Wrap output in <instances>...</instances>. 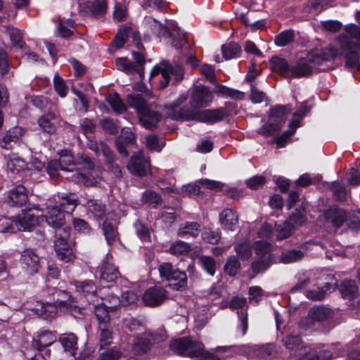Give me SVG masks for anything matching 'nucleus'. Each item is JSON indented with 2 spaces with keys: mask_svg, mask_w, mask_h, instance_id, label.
<instances>
[{
  "mask_svg": "<svg viewBox=\"0 0 360 360\" xmlns=\"http://www.w3.org/2000/svg\"><path fill=\"white\" fill-rule=\"evenodd\" d=\"M340 291L344 298L351 300L358 295V286L353 280H345L340 285Z\"/></svg>",
  "mask_w": 360,
  "mask_h": 360,
  "instance_id": "30",
  "label": "nucleus"
},
{
  "mask_svg": "<svg viewBox=\"0 0 360 360\" xmlns=\"http://www.w3.org/2000/svg\"><path fill=\"white\" fill-rule=\"evenodd\" d=\"M288 115L287 109L285 106L278 105L271 110V114L269 120L274 124H278L280 128L285 122Z\"/></svg>",
  "mask_w": 360,
  "mask_h": 360,
  "instance_id": "34",
  "label": "nucleus"
},
{
  "mask_svg": "<svg viewBox=\"0 0 360 360\" xmlns=\"http://www.w3.org/2000/svg\"><path fill=\"white\" fill-rule=\"evenodd\" d=\"M234 250L241 259H248L252 255L250 244L247 241L237 244L235 246Z\"/></svg>",
  "mask_w": 360,
  "mask_h": 360,
  "instance_id": "55",
  "label": "nucleus"
},
{
  "mask_svg": "<svg viewBox=\"0 0 360 360\" xmlns=\"http://www.w3.org/2000/svg\"><path fill=\"white\" fill-rule=\"evenodd\" d=\"M159 74H161V77L162 78V80H160V88L163 89L167 85L169 81L170 74L174 77L176 82H179L182 80L184 77V70L182 65L176 63L168 64L164 69L161 67L155 66L150 72V79H152V78Z\"/></svg>",
  "mask_w": 360,
  "mask_h": 360,
  "instance_id": "6",
  "label": "nucleus"
},
{
  "mask_svg": "<svg viewBox=\"0 0 360 360\" xmlns=\"http://www.w3.org/2000/svg\"><path fill=\"white\" fill-rule=\"evenodd\" d=\"M344 32L326 49L311 50L295 65L290 64L285 58L273 56L270 60L272 70L288 80L306 77L311 75L313 69L323 61L343 55L346 59L345 65L347 68L355 67L359 61L360 27L353 23L347 24Z\"/></svg>",
  "mask_w": 360,
  "mask_h": 360,
  "instance_id": "1",
  "label": "nucleus"
},
{
  "mask_svg": "<svg viewBox=\"0 0 360 360\" xmlns=\"http://www.w3.org/2000/svg\"><path fill=\"white\" fill-rule=\"evenodd\" d=\"M219 220L224 229L233 231L238 224V216L231 209H225L219 214Z\"/></svg>",
  "mask_w": 360,
  "mask_h": 360,
  "instance_id": "24",
  "label": "nucleus"
},
{
  "mask_svg": "<svg viewBox=\"0 0 360 360\" xmlns=\"http://www.w3.org/2000/svg\"><path fill=\"white\" fill-rule=\"evenodd\" d=\"M43 217L47 224L56 229L61 228L65 224V215L56 205L47 207V211Z\"/></svg>",
  "mask_w": 360,
  "mask_h": 360,
  "instance_id": "14",
  "label": "nucleus"
},
{
  "mask_svg": "<svg viewBox=\"0 0 360 360\" xmlns=\"http://www.w3.org/2000/svg\"><path fill=\"white\" fill-rule=\"evenodd\" d=\"M295 38V32L287 30L277 34L274 38V43L278 46H285L290 44Z\"/></svg>",
  "mask_w": 360,
  "mask_h": 360,
  "instance_id": "47",
  "label": "nucleus"
},
{
  "mask_svg": "<svg viewBox=\"0 0 360 360\" xmlns=\"http://www.w3.org/2000/svg\"><path fill=\"white\" fill-rule=\"evenodd\" d=\"M150 341L145 336H136L133 340L132 352L135 355H140L149 350Z\"/></svg>",
  "mask_w": 360,
  "mask_h": 360,
  "instance_id": "32",
  "label": "nucleus"
},
{
  "mask_svg": "<svg viewBox=\"0 0 360 360\" xmlns=\"http://www.w3.org/2000/svg\"><path fill=\"white\" fill-rule=\"evenodd\" d=\"M103 231L107 243L109 245L115 240L117 236V231L115 227L111 223L105 221L103 224Z\"/></svg>",
  "mask_w": 360,
  "mask_h": 360,
  "instance_id": "57",
  "label": "nucleus"
},
{
  "mask_svg": "<svg viewBox=\"0 0 360 360\" xmlns=\"http://www.w3.org/2000/svg\"><path fill=\"white\" fill-rule=\"evenodd\" d=\"M127 102L129 107L138 110L139 115L149 107L146 100L140 95L129 94Z\"/></svg>",
  "mask_w": 360,
  "mask_h": 360,
  "instance_id": "40",
  "label": "nucleus"
},
{
  "mask_svg": "<svg viewBox=\"0 0 360 360\" xmlns=\"http://www.w3.org/2000/svg\"><path fill=\"white\" fill-rule=\"evenodd\" d=\"M200 261L202 264L204 269L211 276L215 274L216 271V263L214 259L210 256H202L200 258Z\"/></svg>",
  "mask_w": 360,
  "mask_h": 360,
  "instance_id": "63",
  "label": "nucleus"
},
{
  "mask_svg": "<svg viewBox=\"0 0 360 360\" xmlns=\"http://www.w3.org/2000/svg\"><path fill=\"white\" fill-rule=\"evenodd\" d=\"M99 278L103 283H112L119 275L117 269L113 264L103 261L98 268Z\"/></svg>",
  "mask_w": 360,
  "mask_h": 360,
  "instance_id": "18",
  "label": "nucleus"
},
{
  "mask_svg": "<svg viewBox=\"0 0 360 360\" xmlns=\"http://www.w3.org/2000/svg\"><path fill=\"white\" fill-rule=\"evenodd\" d=\"M94 167L91 159L87 156L82 155L77 162L75 172L72 176H76L77 172H82V171L85 172L84 173L90 172L94 169Z\"/></svg>",
  "mask_w": 360,
  "mask_h": 360,
  "instance_id": "56",
  "label": "nucleus"
},
{
  "mask_svg": "<svg viewBox=\"0 0 360 360\" xmlns=\"http://www.w3.org/2000/svg\"><path fill=\"white\" fill-rule=\"evenodd\" d=\"M295 230L297 228L304 225L307 221L304 210L302 208L296 209L285 220Z\"/></svg>",
  "mask_w": 360,
  "mask_h": 360,
  "instance_id": "36",
  "label": "nucleus"
},
{
  "mask_svg": "<svg viewBox=\"0 0 360 360\" xmlns=\"http://www.w3.org/2000/svg\"><path fill=\"white\" fill-rule=\"evenodd\" d=\"M223 57L226 60L232 59L239 56L241 49L240 46L235 42H231L221 46Z\"/></svg>",
  "mask_w": 360,
  "mask_h": 360,
  "instance_id": "44",
  "label": "nucleus"
},
{
  "mask_svg": "<svg viewBox=\"0 0 360 360\" xmlns=\"http://www.w3.org/2000/svg\"><path fill=\"white\" fill-rule=\"evenodd\" d=\"M338 354L323 345L311 346L299 360H330Z\"/></svg>",
  "mask_w": 360,
  "mask_h": 360,
  "instance_id": "10",
  "label": "nucleus"
},
{
  "mask_svg": "<svg viewBox=\"0 0 360 360\" xmlns=\"http://www.w3.org/2000/svg\"><path fill=\"white\" fill-rule=\"evenodd\" d=\"M116 146L121 155L127 157L129 153L126 147L136 143V136L129 128L123 129L120 137L116 139Z\"/></svg>",
  "mask_w": 360,
  "mask_h": 360,
  "instance_id": "17",
  "label": "nucleus"
},
{
  "mask_svg": "<svg viewBox=\"0 0 360 360\" xmlns=\"http://www.w3.org/2000/svg\"><path fill=\"white\" fill-rule=\"evenodd\" d=\"M146 22L150 27L153 32L158 37H170L172 46L176 49L182 48L186 42L185 34L177 26L165 27L156 20L148 18Z\"/></svg>",
  "mask_w": 360,
  "mask_h": 360,
  "instance_id": "3",
  "label": "nucleus"
},
{
  "mask_svg": "<svg viewBox=\"0 0 360 360\" xmlns=\"http://www.w3.org/2000/svg\"><path fill=\"white\" fill-rule=\"evenodd\" d=\"M160 277L169 282H173L176 289L179 290L186 286L187 276L184 271L174 268L172 264L165 262L158 268Z\"/></svg>",
  "mask_w": 360,
  "mask_h": 360,
  "instance_id": "5",
  "label": "nucleus"
},
{
  "mask_svg": "<svg viewBox=\"0 0 360 360\" xmlns=\"http://www.w3.org/2000/svg\"><path fill=\"white\" fill-rule=\"evenodd\" d=\"M58 308H59V304H56V299H55L53 303L37 301L32 310L36 314L42 316L44 319H47L56 314Z\"/></svg>",
  "mask_w": 360,
  "mask_h": 360,
  "instance_id": "23",
  "label": "nucleus"
},
{
  "mask_svg": "<svg viewBox=\"0 0 360 360\" xmlns=\"http://www.w3.org/2000/svg\"><path fill=\"white\" fill-rule=\"evenodd\" d=\"M304 253L300 250H292L283 252L280 257V262L284 264L295 262L301 259Z\"/></svg>",
  "mask_w": 360,
  "mask_h": 360,
  "instance_id": "52",
  "label": "nucleus"
},
{
  "mask_svg": "<svg viewBox=\"0 0 360 360\" xmlns=\"http://www.w3.org/2000/svg\"><path fill=\"white\" fill-rule=\"evenodd\" d=\"M58 117L53 112H49L42 116L38 121L39 127L44 132L53 134L59 124Z\"/></svg>",
  "mask_w": 360,
  "mask_h": 360,
  "instance_id": "26",
  "label": "nucleus"
},
{
  "mask_svg": "<svg viewBox=\"0 0 360 360\" xmlns=\"http://www.w3.org/2000/svg\"><path fill=\"white\" fill-rule=\"evenodd\" d=\"M218 96L223 97H229L236 100H243L245 97L243 92L233 89L226 87L223 85H218L214 91Z\"/></svg>",
  "mask_w": 360,
  "mask_h": 360,
  "instance_id": "38",
  "label": "nucleus"
},
{
  "mask_svg": "<svg viewBox=\"0 0 360 360\" xmlns=\"http://www.w3.org/2000/svg\"><path fill=\"white\" fill-rule=\"evenodd\" d=\"M59 341L66 352H68L72 356L75 355L77 349V338L74 333L60 335Z\"/></svg>",
  "mask_w": 360,
  "mask_h": 360,
  "instance_id": "29",
  "label": "nucleus"
},
{
  "mask_svg": "<svg viewBox=\"0 0 360 360\" xmlns=\"http://www.w3.org/2000/svg\"><path fill=\"white\" fill-rule=\"evenodd\" d=\"M164 145V142L160 141L155 134L148 135L146 137V147L150 150L160 151Z\"/></svg>",
  "mask_w": 360,
  "mask_h": 360,
  "instance_id": "64",
  "label": "nucleus"
},
{
  "mask_svg": "<svg viewBox=\"0 0 360 360\" xmlns=\"http://www.w3.org/2000/svg\"><path fill=\"white\" fill-rule=\"evenodd\" d=\"M86 206L88 211L97 219L102 218L105 214V206L98 200H89Z\"/></svg>",
  "mask_w": 360,
  "mask_h": 360,
  "instance_id": "39",
  "label": "nucleus"
},
{
  "mask_svg": "<svg viewBox=\"0 0 360 360\" xmlns=\"http://www.w3.org/2000/svg\"><path fill=\"white\" fill-rule=\"evenodd\" d=\"M195 109L192 106L191 108L185 106L167 111V115L169 117L175 120H194L207 123L221 121L226 116V112L222 108L203 110H195Z\"/></svg>",
  "mask_w": 360,
  "mask_h": 360,
  "instance_id": "2",
  "label": "nucleus"
},
{
  "mask_svg": "<svg viewBox=\"0 0 360 360\" xmlns=\"http://www.w3.org/2000/svg\"><path fill=\"white\" fill-rule=\"evenodd\" d=\"M94 312L98 320V325L100 323H110L109 311L108 307L104 304L96 305Z\"/></svg>",
  "mask_w": 360,
  "mask_h": 360,
  "instance_id": "51",
  "label": "nucleus"
},
{
  "mask_svg": "<svg viewBox=\"0 0 360 360\" xmlns=\"http://www.w3.org/2000/svg\"><path fill=\"white\" fill-rule=\"evenodd\" d=\"M77 204L78 199L74 194L64 195L60 198V205L63 214H72Z\"/></svg>",
  "mask_w": 360,
  "mask_h": 360,
  "instance_id": "37",
  "label": "nucleus"
},
{
  "mask_svg": "<svg viewBox=\"0 0 360 360\" xmlns=\"http://www.w3.org/2000/svg\"><path fill=\"white\" fill-rule=\"evenodd\" d=\"M214 98L213 93L204 85L196 86L192 91L189 103L195 108L207 107Z\"/></svg>",
  "mask_w": 360,
  "mask_h": 360,
  "instance_id": "8",
  "label": "nucleus"
},
{
  "mask_svg": "<svg viewBox=\"0 0 360 360\" xmlns=\"http://www.w3.org/2000/svg\"><path fill=\"white\" fill-rule=\"evenodd\" d=\"M171 349L179 355L194 357L204 354L202 343L193 341L190 338H179L170 343Z\"/></svg>",
  "mask_w": 360,
  "mask_h": 360,
  "instance_id": "4",
  "label": "nucleus"
},
{
  "mask_svg": "<svg viewBox=\"0 0 360 360\" xmlns=\"http://www.w3.org/2000/svg\"><path fill=\"white\" fill-rule=\"evenodd\" d=\"M88 8L93 16L96 18L102 17L107 11V1L106 0H95L89 3Z\"/></svg>",
  "mask_w": 360,
  "mask_h": 360,
  "instance_id": "41",
  "label": "nucleus"
},
{
  "mask_svg": "<svg viewBox=\"0 0 360 360\" xmlns=\"http://www.w3.org/2000/svg\"><path fill=\"white\" fill-rule=\"evenodd\" d=\"M56 339V334L54 332L40 330L34 334L32 345L37 350L41 351L44 348L51 346Z\"/></svg>",
  "mask_w": 360,
  "mask_h": 360,
  "instance_id": "13",
  "label": "nucleus"
},
{
  "mask_svg": "<svg viewBox=\"0 0 360 360\" xmlns=\"http://www.w3.org/2000/svg\"><path fill=\"white\" fill-rule=\"evenodd\" d=\"M55 237L54 250H60L61 248L70 245L68 242L70 233L67 229H56Z\"/></svg>",
  "mask_w": 360,
  "mask_h": 360,
  "instance_id": "42",
  "label": "nucleus"
},
{
  "mask_svg": "<svg viewBox=\"0 0 360 360\" xmlns=\"http://www.w3.org/2000/svg\"><path fill=\"white\" fill-rule=\"evenodd\" d=\"M59 295H63L67 300L56 299V304H59V309L67 311L73 312L77 311V302L66 291L58 292Z\"/></svg>",
  "mask_w": 360,
  "mask_h": 360,
  "instance_id": "33",
  "label": "nucleus"
},
{
  "mask_svg": "<svg viewBox=\"0 0 360 360\" xmlns=\"http://www.w3.org/2000/svg\"><path fill=\"white\" fill-rule=\"evenodd\" d=\"M200 231V224L196 221H187L181 225L177 234L182 238H195Z\"/></svg>",
  "mask_w": 360,
  "mask_h": 360,
  "instance_id": "28",
  "label": "nucleus"
},
{
  "mask_svg": "<svg viewBox=\"0 0 360 360\" xmlns=\"http://www.w3.org/2000/svg\"><path fill=\"white\" fill-rule=\"evenodd\" d=\"M77 162L74 160L73 156L68 151H62L58 160H52L51 167L61 166V171L74 172L76 169Z\"/></svg>",
  "mask_w": 360,
  "mask_h": 360,
  "instance_id": "22",
  "label": "nucleus"
},
{
  "mask_svg": "<svg viewBox=\"0 0 360 360\" xmlns=\"http://www.w3.org/2000/svg\"><path fill=\"white\" fill-rule=\"evenodd\" d=\"M75 285L77 291L86 298L89 302L94 301L96 296V286L91 281H76Z\"/></svg>",
  "mask_w": 360,
  "mask_h": 360,
  "instance_id": "25",
  "label": "nucleus"
},
{
  "mask_svg": "<svg viewBox=\"0 0 360 360\" xmlns=\"http://www.w3.org/2000/svg\"><path fill=\"white\" fill-rule=\"evenodd\" d=\"M74 180L82 183L86 186H96L98 183V177L96 176L91 173L87 172L86 173L77 172L76 176H71Z\"/></svg>",
  "mask_w": 360,
  "mask_h": 360,
  "instance_id": "48",
  "label": "nucleus"
},
{
  "mask_svg": "<svg viewBox=\"0 0 360 360\" xmlns=\"http://www.w3.org/2000/svg\"><path fill=\"white\" fill-rule=\"evenodd\" d=\"M271 262V255L262 257L260 259L255 261L252 264V269L255 273H261L266 270Z\"/></svg>",
  "mask_w": 360,
  "mask_h": 360,
  "instance_id": "54",
  "label": "nucleus"
},
{
  "mask_svg": "<svg viewBox=\"0 0 360 360\" xmlns=\"http://www.w3.org/2000/svg\"><path fill=\"white\" fill-rule=\"evenodd\" d=\"M19 231H30L39 221L38 217L36 216L31 210H22L17 216Z\"/></svg>",
  "mask_w": 360,
  "mask_h": 360,
  "instance_id": "16",
  "label": "nucleus"
},
{
  "mask_svg": "<svg viewBox=\"0 0 360 360\" xmlns=\"http://www.w3.org/2000/svg\"><path fill=\"white\" fill-rule=\"evenodd\" d=\"M283 344L289 350H298L302 347V341L299 335H288L282 340Z\"/></svg>",
  "mask_w": 360,
  "mask_h": 360,
  "instance_id": "49",
  "label": "nucleus"
},
{
  "mask_svg": "<svg viewBox=\"0 0 360 360\" xmlns=\"http://www.w3.org/2000/svg\"><path fill=\"white\" fill-rule=\"evenodd\" d=\"M141 124L146 129L154 130L161 119V115L157 111L150 109V106L139 115Z\"/></svg>",
  "mask_w": 360,
  "mask_h": 360,
  "instance_id": "15",
  "label": "nucleus"
},
{
  "mask_svg": "<svg viewBox=\"0 0 360 360\" xmlns=\"http://www.w3.org/2000/svg\"><path fill=\"white\" fill-rule=\"evenodd\" d=\"M22 268L30 274H33L39 271V257L32 249H25L22 251L20 257Z\"/></svg>",
  "mask_w": 360,
  "mask_h": 360,
  "instance_id": "11",
  "label": "nucleus"
},
{
  "mask_svg": "<svg viewBox=\"0 0 360 360\" xmlns=\"http://www.w3.org/2000/svg\"><path fill=\"white\" fill-rule=\"evenodd\" d=\"M324 218L327 224L338 229L346 220V212L342 209L332 207L325 212Z\"/></svg>",
  "mask_w": 360,
  "mask_h": 360,
  "instance_id": "21",
  "label": "nucleus"
},
{
  "mask_svg": "<svg viewBox=\"0 0 360 360\" xmlns=\"http://www.w3.org/2000/svg\"><path fill=\"white\" fill-rule=\"evenodd\" d=\"M7 167L13 174H18L27 167V164L22 158L11 155L7 161Z\"/></svg>",
  "mask_w": 360,
  "mask_h": 360,
  "instance_id": "46",
  "label": "nucleus"
},
{
  "mask_svg": "<svg viewBox=\"0 0 360 360\" xmlns=\"http://www.w3.org/2000/svg\"><path fill=\"white\" fill-rule=\"evenodd\" d=\"M130 31L129 26H125L120 30L113 40L114 45L117 49H120L124 46L128 39V33Z\"/></svg>",
  "mask_w": 360,
  "mask_h": 360,
  "instance_id": "60",
  "label": "nucleus"
},
{
  "mask_svg": "<svg viewBox=\"0 0 360 360\" xmlns=\"http://www.w3.org/2000/svg\"><path fill=\"white\" fill-rule=\"evenodd\" d=\"M132 56L135 63L131 62L127 58H118L115 60V65L119 70L127 74L138 73L141 77L143 75V66L146 63L142 53L133 51Z\"/></svg>",
  "mask_w": 360,
  "mask_h": 360,
  "instance_id": "7",
  "label": "nucleus"
},
{
  "mask_svg": "<svg viewBox=\"0 0 360 360\" xmlns=\"http://www.w3.org/2000/svg\"><path fill=\"white\" fill-rule=\"evenodd\" d=\"M106 101L116 112L122 113L127 110L126 105L122 102L117 93L108 94Z\"/></svg>",
  "mask_w": 360,
  "mask_h": 360,
  "instance_id": "43",
  "label": "nucleus"
},
{
  "mask_svg": "<svg viewBox=\"0 0 360 360\" xmlns=\"http://www.w3.org/2000/svg\"><path fill=\"white\" fill-rule=\"evenodd\" d=\"M295 229L285 220L283 223L276 224L274 226V233L277 240H283L291 236Z\"/></svg>",
  "mask_w": 360,
  "mask_h": 360,
  "instance_id": "35",
  "label": "nucleus"
},
{
  "mask_svg": "<svg viewBox=\"0 0 360 360\" xmlns=\"http://www.w3.org/2000/svg\"><path fill=\"white\" fill-rule=\"evenodd\" d=\"M98 335L101 348L110 345L112 342L113 339V330L111 324H98Z\"/></svg>",
  "mask_w": 360,
  "mask_h": 360,
  "instance_id": "27",
  "label": "nucleus"
},
{
  "mask_svg": "<svg viewBox=\"0 0 360 360\" xmlns=\"http://www.w3.org/2000/svg\"><path fill=\"white\" fill-rule=\"evenodd\" d=\"M332 286L329 283H326L322 288H317L314 290H307L306 296L308 299L314 301H319L323 299L326 291L330 290Z\"/></svg>",
  "mask_w": 360,
  "mask_h": 360,
  "instance_id": "50",
  "label": "nucleus"
},
{
  "mask_svg": "<svg viewBox=\"0 0 360 360\" xmlns=\"http://www.w3.org/2000/svg\"><path fill=\"white\" fill-rule=\"evenodd\" d=\"M127 168L131 174L144 176L149 170L150 165L142 153H139L131 158Z\"/></svg>",
  "mask_w": 360,
  "mask_h": 360,
  "instance_id": "12",
  "label": "nucleus"
},
{
  "mask_svg": "<svg viewBox=\"0 0 360 360\" xmlns=\"http://www.w3.org/2000/svg\"><path fill=\"white\" fill-rule=\"evenodd\" d=\"M167 298V291L160 286L147 289L142 295V301L149 307H156L162 304Z\"/></svg>",
  "mask_w": 360,
  "mask_h": 360,
  "instance_id": "9",
  "label": "nucleus"
},
{
  "mask_svg": "<svg viewBox=\"0 0 360 360\" xmlns=\"http://www.w3.org/2000/svg\"><path fill=\"white\" fill-rule=\"evenodd\" d=\"M240 264L238 259L235 256H231L227 259L224 269L226 272L230 276H235L239 269Z\"/></svg>",
  "mask_w": 360,
  "mask_h": 360,
  "instance_id": "61",
  "label": "nucleus"
},
{
  "mask_svg": "<svg viewBox=\"0 0 360 360\" xmlns=\"http://www.w3.org/2000/svg\"><path fill=\"white\" fill-rule=\"evenodd\" d=\"M19 231L17 217L13 219L2 217L0 219L1 233H15Z\"/></svg>",
  "mask_w": 360,
  "mask_h": 360,
  "instance_id": "45",
  "label": "nucleus"
},
{
  "mask_svg": "<svg viewBox=\"0 0 360 360\" xmlns=\"http://www.w3.org/2000/svg\"><path fill=\"white\" fill-rule=\"evenodd\" d=\"M55 252L57 257L64 262H70L75 258L71 245L61 248L60 250L55 249Z\"/></svg>",
  "mask_w": 360,
  "mask_h": 360,
  "instance_id": "58",
  "label": "nucleus"
},
{
  "mask_svg": "<svg viewBox=\"0 0 360 360\" xmlns=\"http://www.w3.org/2000/svg\"><path fill=\"white\" fill-rule=\"evenodd\" d=\"M8 33L13 46L18 48H22L24 45L22 32L18 28L11 27L8 30Z\"/></svg>",
  "mask_w": 360,
  "mask_h": 360,
  "instance_id": "62",
  "label": "nucleus"
},
{
  "mask_svg": "<svg viewBox=\"0 0 360 360\" xmlns=\"http://www.w3.org/2000/svg\"><path fill=\"white\" fill-rule=\"evenodd\" d=\"M281 128L278 126V124H274L271 121H268L264 125L262 126L259 130L258 133L264 136V137L271 136L281 130Z\"/></svg>",
  "mask_w": 360,
  "mask_h": 360,
  "instance_id": "59",
  "label": "nucleus"
},
{
  "mask_svg": "<svg viewBox=\"0 0 360 360\" xmlns=\"http://www.w3.org/2000/svg\"><path fill=\"white\" fill-rule=\"evenodd\" d=\"M23 131L20 127H14L6 131L5 135L0 140L1 148L9 150L18 143L22 136Z\"/></svg>",
  "mask_w": 360,
  "mask_h": 360,
  "instance_id": "19",
  "label": "nucleus"
},
{
  "mask_svg": "<svg viewBox=\"0 0 360 360\" xmlns=\"http://www.w3.org/2000/svg\"><path fill=\"white\" fill-rule=\"evenodd\" d=\"M28 200L27 192L24 186L18 185L9 191L8 203L12 206H22Z\"/></svg>",
  "mask_w": 360,
  "mask_h": 360,
  "instance_id": "20",
  "label": "nucleus"
},
{
  "mask_svg": "<svg viewBox=\"0 0 360 360\" xmlns=\"http://www.w3.org/2000/svg\"><path fill=\"white\" fill-rule=\"evenodd\" d=\"M191 250L190 244L181 240L174 242L169 247V252L174 255L187 254Z\"/></svg>",
  "mask_w": 360,
  "mask_h": 360,
  "instance_id": "53",
  "label": "nucleus"
},
{
  "mask_svg": "<svg viewBox=\"0 0 360 360\" xmlns=\"http://www.w3.org/2000/svg\"><path fill=\"white\" fill-rule=\"evenodd\" d=\"M331 316V311L322 306H316L311 308L308 312V318L311 322L322 321Z\"/></svg>",
  "mask_w": 360,
  "mask_h": 360,
  "instance_id": "31",
  "label": "nucleus"
}]
</instances>
